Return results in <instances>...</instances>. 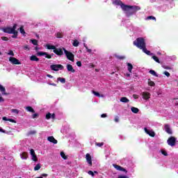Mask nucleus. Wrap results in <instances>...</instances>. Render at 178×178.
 I'll use <instances>...</instances> for the list:
<instances>
[{
	"instance_id": "nucleus-64",
	"label": "nucleus",
	"mask_w": 178,
	"mask_h": 178,
	"mask_svg": "<svg viewBox=\"0 0 178 178\" xmlns=\"http://www.w3.org/2000/svg\"><path fill=\"white\" fill-rule=\"evenodd\" d=\"M51 119H55V113L51 114Z\"/></svg>"
},
{
	"instance_id": "nucleus-50",
	"label": "nucleus",
	"mask_w": 178,
	"mask_h": 178,
	"mask_svg": "<svg viewBox=\"0 0 178 178\" xmlns=\"http://www.w3.org/2000/svg\"><path fill=\"white\" fill-rule=\"evenodd\" d=\"M38 116H40L38 115V113H35V114L32 115V118L33 119H37V118H38Z\"/></svg>"
},
{
	"instance_id": "nucleus-2",
	"label": "nucleus",
	"mask_w": 178,
	"mask_h": 178,
	"mask_svg": "<svg viewBox=\"0 0 178 178\" xmlns=\"http://www.w3.org/2000/svg\"><path fill=\"white\" fill-rule=\"evenodd\" d=\"M134 45L139 48V49H143L147 47L145 43V39L144 38H138L134 41Z\"/></svg>"
},
{
	"instance_id": "nucleus-59",
	"label": "nucleus",
	"mask_w": 178,
	"mask_h": 178,
	"mask_svg": "<svg viewBox=\"0 0 178 178\" xmlns=\"http://www.w3.org/2000/svg\"><path fill=\"white\" fill-rule=\"evenodd\" d=\"M40 177L43 178V177H48V175L47 174H45V173H43L40 175Z\"/></svg>"
},
{
	"instance_id": "nucleus-8",
	"label": "nucleus",
	"mask_w": 178,
	"mask_h": 178,
	"mask_svg": "<svg viewBox=\"0 0 178 178\" xmlns=\"http://www.w3.org/2000/svg\"><path fill=\"white\" fill-rule=\"evenodd\" d=\"M115 5H120L122 10L123 9L126 10L127 8H129V6H127V5H125L124 3H123V2H122V1H120V0L115 1Z\"/></svg>"
},
{
	"instance_id": "nucleus-7",
	"label": "nucleus",
	"mask_w": 178,
	"mask_h": 178,
	"mask_svg": "<svg viewBox=\"0 0 178 178\" xmlns=\"http://www.w3.org/2000/svg\"><path fill=\"white\" fill-rule=\"evenodd\" d=\"M53 52H54L56 55H58V56H62V55H63V49L56 47V49L53 50Z\"/></svg>"
},
{
	"instance_id": "nucleus-10",
	"label": "nucleus",
	"mask_w": 178,
	"mask_h": 178,
	"mask_svg": "<svg viewBox=\"0 0 178 178\" xmlns=\"http://www.w3.org/2000/svg\"><path fill=\"white\" fill-rule=\"evenodd\" d=\"M142 97L143 99L148 100L151 98V94H149L148 92H143Z\"/></svg>"
},
{
	"instance_id": "nucleus-34",
	"label": "nucleus",
	"mask_w": 178,
	"mask_h": 178,
	"mask_svg": "<svg viewBox=\"0 0 178 178\" xmlns=\"http://www.w3.org/2000/svg\"><path fill=\"white\" fill-rule=\"evenodd\" d=\"M60 156L61 158H63V159H65V160L67 159V156H66V154H65V152H60Z\"/></svg>"
},
{
	"instance_id": "nucleus-43",
	"label": "nucleus",
	"mask_w": 178,
	"mask_h": 178,
	"mask_svg": "<svg viewBox=\"0 0 178 178\" xmlns=\"http://www.w3.org/2000/svg\"><path fill=\"white\" fill-rule=\"evenodd\" d=\"M31 42L34 45H38V41L35 39H33V40H31Z\"/></svg>"
},
{
	"instance_id": "nucleus-21",
	"label": "nucleus",
	"mask_w": 178,
	"mask_h": 178,
	"mask_svg": "<svg viewBox=\"0 0 178 178\" xmlns=\"http://www.w3.org/2000/svg\"><path fill=\"white\" fill-rule=\"evenodd\" d=\"M28 112H31V113H35V111H34V108L31 106H26L25 108Z\"/></svg>"
},
{
	"instance_id": "nucleus-47",
	"label": "nucleus",
	"mask_w": 178,
	"mask_h": 178,
	"mask_svg": "<svg viewBox=\"0 0 178 178\" xmlns=\"http://www.w3.org/2000/svg\"><path fill=\"white\" fill-rule=\"evenodd\" d=\"M88 174L90 175L92 177H94V176H95V175L94 174V172H92V170H89L88 172Z\"/></svg>"
},
{
	"instance_id": "nucleus-26",
	"label": "nucleus",
	"mask_w": 178,
	"mask_h": 178,
	"mask_svg": "<svg viewBox=\"0 0 178 178\" xmlns=\"http://www.w3.org/2000/svg\"><path fill=\"white\" fill-rule=\"evenodd\" d=\"M128 66V71L131 73V71L133 70V65H131V63H128L127 64Z\"/></svg>"
},
{
	"instance_id": "nucleus-1",
	"label": "nucleus",
	"mask_w": 178,
	"mask_h": 178,
	"mask_svg": "<svg viewBox=\"0 0 178 178\" xmlns=\"http://www.w3.org/2000/svg\"><path fill=\"white\" fill-rule=\"evenodd\" d=\"M128 8H127L126 10L122 9V10H124V12H125L127 17H130V16H131L132 15H134V13H136V12H137V10H140V9H141L139 6H127Z\"/></svg>"
},
{
	"instance_id": "nucleus-35",
	"label": "nucleus",
	"mask_w": 178,
	"mask_h": 178,
	"mask_svg": "<svg viewBox=\"0 0 178 178\" xmlns=\"http://www.w3.org/2000/svg\"><path fill=\"white\" fill-rule=\"evenodd\" d=\"M152 59H154V60H155V62H156L157 63H161V61L159 60V58H158V57L156 56H153Z\"/></svg>"
},
{
	"instance_id": "nucleus-25",
	"label": "nucleus",
	"mask_w": 178,
	"mask_h": 178,
	"mask_svg": "<svg viewBox=\"0 0 178 178\" xmlns=\"http://www.w3.org/2000/svg\"><path fill=\"white\" fill-rule=\"evenodd\" d=\"M147 84H148V86H149L150 87H155V82L151 81L150 79H148Z\"/></svg>"
},
{
	"instance_id": "nucleus-4",
	"label": "nucleus",
	"mask_w": 178,
	"mask_h": 178,
	"mask_svg": "<svg viewBox=\"0 0 178 178\" xmlns=\"http://www.w3.org/2000/svg\"><path fill=\"white\" fill-rule=\"evenodd\" d=\"M50 68L51 70H53L54 72H58L60 70H63V69H65V67H63V65H60V64H54V65H50Z\"/></svg>"
},
{
	"instance_id": "nucleus-56",
	"label": "nucleus",
	"mask_w": 178,
	"mask_h": 178,
	"mask_svg": "<svg viewBox=\"0 0 178 178\" xmlns=\"http://www.w3.org/2000/svg\"><path fill=\"white\" fill-rule=\"evenodd\" d=\"M37 134V131H30L29 132V135H33V134Z\"/></svg>"
},
{
	"instance_id": "nucleus-12",
	"label": "nucleus",
	"mask_w": 178,
	"mask_h": 178,
	"mask_svg": "<svg viewBox=\"0 0 178 178\" xmlns=\"http://www.w3.org/2000/svg\"><path fill=\"white\" fill-rule=\"evenodd\" d=\"M144 130L150 137H155V132L154 131L148 130L147 128H145Z\"/></svg>"
},
{
	"instance_id": "nucleus-6",
	"label": "nucleus",
	"mask_w": 178,
	"mask_h": 178,
	"mask_svg": "<svg viewBox=\"0 0 178 178\" xmlns=\"http://www.w3.org/2000/svg\"><path fill=\"white\" fill-rule=\"evenodd\" d=\"M9 62H10L12 65H22V63L19 60V59L15 57H10Z\"/></svg>"
},
{
	"instance_id": "nucleus-22",
	"label": "nucleus",
	"mask_w": 178,
	"mask_h": 178,
	"mask_svg": "<svg viewBox=\"0 0 178 178\" xmlns=\"http://www.w3.org/2000/svg\"><path fill=\"white\" fill-rule=\"evenodd\" d=\"M120 102H124V104H127V102H130V100L127 99V97H121Z\"/></svg>"
},
{
	"instance_id": "nucleus-18",
	"label": "nucleus",
	"mask_w": 178,
	"mask_h": 178,
	"mask_svg": "<svg viewBox=\"0 0 178 178\" xmlns=\"http://www.w3.org/2000/svg\"><path fill=\"white\" fill-rule=\"evenodd\" d=\"M3 120H4L5 122H10L11 123H16V120L8 118L6 117H3Z\"/></svg>"
},
{
	"instance_id": "nucleus-17",
	"label": "nucleus",
	"mask_w": 178,
	"mask_h": 178,
	"mask_svg": "<svg viewBox=\"0 0 178 178\" xmlns=\"http://www.w3.org/2000/svg\"><path fill=\"white\" fill-rule=\"evenodd\" d=\"M30 60H31L32 62H38L40 61V58H38L35 55H32L30 57Z\"/></svg>"
},
{
	"instance_id": "nucleus-28",
	"label": "nucleus",
	"mask_w": 178,
	"mask_h": 178,
	"mask_svg": "<svg viewBox=\"0 0 178 178\" xmlns=\"http://www.w3.org/2000/svg\"><path fill=\"white\" fill-rule=\"evenodd\" d=\"M57 80L58 81H60V83H62V84H65V83H66V79L65 78L58 77L57 79Z\"/></svg>"
},
{
	"instance_id": "nucleus-49",
	"label": "nucleus",
	"mask_w": 178,
	"mask_h": 178,
	"mask_svg": "<svg viewBox=\"0 0 178 178\" xmlns=\"http://www.w3.org/2000/svg\"><path fill=\"white\" fill-rule=\"evenodd\" d=\"M51 113H48L46 115V119H47V120H49V119H51Z\"/></svg>"
},
{
	"instance_id": "nucleus-31",
	"label": "nucleus",
	"mask_w": 178,
	"mask_h": 178,
	"mask_svg": "<svg viewBox=\"0 0 178 178\" xmlns=\"http://www.w3.org/2000/svg\"><path fill=\"white\" fill-rule=\"evenodd\" d=\"M41 169V164L40 163H38L35 167H34V170L37 171V170H40Z\"/></svg>"
},
{
	"instance_id": "nucleus-23",
	"label": "nucleus",
	"mask_w": 178,
	"mask_h": 178,
	"mask_svg": "<svg viewBox=\"0 0 178 178\" xmlns=\"http://www.w3.org/2000/svg\"><path fill=\"white\" fill-rule=\"evenodd\" d=\"M21 158L22 159H27V158H29V155L27 154V152H22V154H21Z\"/></svg>"
},
{
	"instance_id": "nucleus-41",
	"label": "nucleus",
	"mask_w": 178,
	"mask_h": 178,
	"mask_svg": "<svg viewBox=\"0 0 178 178\" xmlns=\"http://www.w3.org/2000/svg\"><path fill=\"white\" fill-rule=\"evenodd\" d=\"M12 113H15V115H19V110L16 108H13L11 109Z\"/></svg>"
},
{
	"instance_id": "nucleus-45",
	"label": "nucleus",
	"mask_w": 178,
	"mask_h": 178,
	"mask_svg": "<svg viewBox=\"0 0 178 178\" xmlns=\"http://www.w3.org/2000/svg\"><path fill=\"white\" fill-rule=\"evenodd\" d=\"M19 33V32H13L12 34H13V35L12 36V38H17V34Z\"/></svg>"
},
{
	"instance_id": "nucleus-42",
	"label": "nucleus",
	"mask_w": 178,
	"mask_h": 178,
	"mask_svg": "<svg viewBox=\"0 0 178 178\" xmlns=\"http://www.w3.org/2000/svg\"><path fill=\"white\" fill-rule=\"evenodd\" d=\"M19 32L21 33V34H26V31H24V28L23 26H20Z\"/></svg>"
},
{
	"instance_id": "nucleus-24",
	"label": "nucleus",
	"mask_w": 178,
	"mask_h": 178,
	"mask_svg": "<svg viewBox=\"0 0 178 178\" xmlns=\"http://www.w3.org/2000/svg\"><path fill=\"white\" fill-rule=\"evenodd\" d=\"M131 111L133 112V113H138V112H140V110L136 107H131Z\"/></svg>"
},
{
	"instance_id": "nucleus-44",
	"label": "nucleus",
	"mask_w": 178,
	"mask_h": 178,
	"mask_svg": "<svg viewBox=\"0 0 178 178\" xmlns=\"http://www.w3.org/2000/svg\"><path fill=\"white\" fill-rule=\"evenodd\" d=\"M92 94H94V95H95L96 97H101V95L99 94V92H96L95 90H92Z\"/></svg>"
},
{
	"instance_id": "nucleus-52",
	"label": "nucleus",
	"mask_w": 178,
	"mask_h": 178,
	"mask_svg": "<svg viewBox=\"0 0 178 178\" xmlns=\"http://www.w3.org/2000/svg\"><path fill=\"white\" fill-rule=\"evenodd\" d=\"M8 55H10L11 56H15V53H13V51L10 50L9 52L8 53Z\"/></svg>"
},
{
	"instance_id": "nucleus-27",
	"label": "nucleus",
	"mask_w": 178,
	"mask_h": 178,
	"mask_svg": "<svg viewBox=\"0 0 178 178\" xmlns=\"http://www.w3.org/2000/svg\"><path fill=\"white\" fill-rule=\"evenodd\" d=\"M46 47L47 49H54V51H55V49H56V47H55V45L47 44Z\"/></svg>"
},
{
	"instance_id": "nucleus-53",
	"label": "nucleus",
	"mask_w": 178,
	"mask_h": 178,
	"mask_svg": "<svg viewBox=\"0 0 178 178\" xmlns=\"http://www.w3.org/2000/svg\"><path fill=\"white\" fill-rule=\"evenodd\" d=\"M30 154H31V156H32L33 155H35V152L34 151L33 149H31L30 150Z\"/></svg>"
},
{
	"instance_id": "nucleus-16",
	"label": "nucleus",
	"mask_w": 178,
	"mask_h": 178,
	"mask_svg": "<svg viewBox=\"0 0 178 178\" xmlns=\"http://www.w3.org/2000/svg\"><path fill=\"white\" fill-rule=\"evenodd\" d=\"M165 130L168 134H172V129H170V127H169V124H165L164 126Z\"/></svg>"
},
{
	"instance_id": "nucleus-14",
	"label": "nucleus",
	"mask_w": 178,
	"mask_h": 178,
	"mask_svg": "<svg viewBox=\"0 0 178 178\" xmlns=\"http://www.w3.org/2000/svg\"><path fill=\"white\" fill-rule=\"evenodd\" d=\"M48 141L50 143H52L53 144H58V140L55 139L54 136H49L47 138Z\"/></svg>"
},
{
	"instance_id": "nucleus-55",
	"label": "nucleus",
	"mask_w": 178,
	"mask_h": 178,
	"mask_svg": "<svg viewBox=\"0 0 178 178\" xmlns=\"http://www.w3.org/2000/svg\"><path fill=\"white\" fill-rule=\"evenodd\" d=\"M1 40L3 41H9V38H8V37H5V36L1 37Z\"/></svg>"
},
{
	"instance_id": "nucleus-3",
	"label": "nucleus",
	"mask_w": 178,
	"mask_h": 178,
	"mask_svg": "<svg viewBox=\"0 0 178 178\" xmlns=\"http://www.w3.org/2000/svg\"><path fill=\"white\" fill-rule=\"evenodd\" d=\"M63 50L64 51V53L67 56V59H68V60H71V62H74V54L66 50L65 47H63Z\"/></svg>"
},
{
	"instance_id": "nucleus-19",
	"label": "nucleus",
	"mask_w": 178,
	"mask_h": 178,
	"mask_svg": "<svg viewBox=\"0 0 178 178\" xmlns=\"http://www.w3.org/2000/svg\"><path fill=\"white\" fill-rule=\"evenodd\" d=\"M142 50H143V52L146 54V55H149V56H151L152 55V53H151V51L147 49V46Z\"/></svg>"
},
{
	"instance_id": "nucleus-9",
	"label": "nucleus",
	"mask_w": 178,
	"mask_h": 178,
	"mask_svg": "<svg viewBox=\"0 0 178 178\" xmlns=\"http://www.w3.org/2000/svg\"><path fill=\"white\" fill-rule=\"evenodd\" d=\"M113 167L117 170H120V172H124L125 173H127V170L126 169H124L123 167L120 166V165L113 164Z\"/></svg>"
},
{
	"instance_id": "nucleus-39",
	"label": "nucleus",
	"mask_w": 178,
	"mask_h": 178,
	"mask_svg": "<svg viewBox=\"0 0 178 178\" xmlns=\"http://www.w3.org/2000/svg\"><path fill=\"white\" fill-rule=\"evenodd\" d=\"M79 44H80V42H79V40H74L72 45H73V47H77Z\"/></svg>"
},
{
	"instance_id": "nucleus-36",
	"label": "nucleus",
	"mask_w": 178,
	"mask_h": 178,
	"mask_svg": "<svg viewBox=\"0 0 178 178\" xmlns=\"http://www.w3.org/2000/svg\"><path fill=\"white\" fill-rule=\"evenodd\" d=\"M147 20H154L155 22H156V18L152 15L151 16H148L147 17Z\"/></svg>"
},
{
	"instance_id": "nucleus-48",
	"label": "nucleus",
	"mask_w": 178,
	"mask_h": 178,
	"mask_svg": "<svg viewBox=\"0 0 178 178\" xmlns=\"http://www.w3.org/2000/svg\"><path fill=\"white\" fill-rule=\"evenodd\" d=\"M97 147H103L104 143H95Z\"/></svg>"
},
{
	"instance_id": "nucleus-33",
	"label": "nucleus",
	"mask_w": 178,
	"mask_h": 178,
	"mask_svg": "<svg viewBox=\"0 0 178 178\" xmlns=\"http://www.w3.org/2000/svg\"><path fill=\"white\" fill-rule=\"evenodd\" d=\"M44 55H47V52L38 51V52L37 53V56H44Z\"/></svg>"
},
{
	"instance_id": "nucleus-40",
	"label": "nucleus",
	"mask_w": 178,
	"mask_h": 178,
	"mask_svg": "<svg viewBox=\"0 0 178 178\" xmlns=\"http://www.w3.org/2000/svg\"><path fill=\"white\" fill-rule=\"evenodd\" d=\"M115 58H117V59H120V60H123V59H125L126 57L123 56H118V55H115Z\"/></svg>"
},
{
	"instance_id": "nucleus-32",
	"label": "nucleus",
	"mask_w": 178,
	"mask_h": 178,
	"mask_svg": "<svg viewBox=\"0 0 178 178\" xmlns=\"http://www.w3.org/2000/svg\"><path fill=\"white\" fill-rule=\"evenodd\" d=\"M17 27V24H14L13 27L11 28L13 33H17V31H16Z\"/></svg>"
},
{
	"instance_id": "nucleus-11",
	"label": "nucleus",
	"mask_w": 178,
	"mask_h": 178,
	"mask_svg": "<svg viewBox=\"0 0 178 178\" xmlns=\"http://www.w3.org/2000/svg\"><path fill=\"white\" fill-rule=\"evenodd\" d=\"M86 161L90 165V166H92V160L91 159V155L90 154H86Z\"/></svg>"
},
{
	"instance_id": "nucleus-20",
	"label": "nucleus",
	"mask_w": 178,
	"mask_h": 178,
	"mask_svg": "<svg viewBox=\"0 0 178 178\" xmlns=\"http://www.w3.org/2000/svg\"><path fill=\"white\" fill-rule=\"evenodd\" d=\"M0 91L3 95H8V93L5 92V91H6V89L2 85H0Z\"/></svg>"
},
{
	"instance_id": "nucleus-54",
	"label": "nucleus",
	"mask_w": 178,
	"mask_h": 178,
	"mask_svg": "<svg viewBox=\"0 0 178 178\" xmlns=\"http://www.w3.org/2000/svg\"><path fill=\"white\" fill-rule=\"evenodd\" d=\"M161 154L164 155V156H168V152L165 150H161Z\"/></svg>"
},
{
	"instance_id": "nucleus-61",
	"label": "nucleus",
	"mask_w": 178,
	"mask_h": 178,
	"mask_svg": "<svg viewBox=\"0 0 178 178\" xmlns=\"http://www.w3.org/2000/svg\"><path fill=\"white\" fill-rule=\"evenodd\" d=\"M174 100L175 101V106H178V98H175Z\"/></svg>"
},
{
	"instance_id": "nucleus-46",
	"label": "nucleus",
	"mask_w": 178,
	"mask_h": 178,
	"mask_svg": "<svg viewBox=\"0 0 178 178\" xmlns=\"http://www.w3.org/2000/svg\"><path fill=\"white\" fill-rule=\"evenodd\" d=\"M162 67L163 68V69H165L166 70H170V67H169V66H168V65H162Z\"/></svg>"
},
{
	"instance_id": "nucleus-38",
	"label": "nucleus",
	"mask_w": 178,
	"mask_h": 178,
	"mask_svg": "<svg viewBox=\"0 0 178 178\" xmlns=\"http://www.w3.org/2000/svg\"><path fill=\"white\" fill-rule=\"evenodd\" d=\"M45 55V58H47V59H51L52 58V56H54V54H49L48 53L46 52Z\"/></svg>"
},
{
	"instance_id": "nucleus-60",
	"label": "nucleus",
	"mask_w": 178,
	"mask_h": 178,
	"mask_svg": "<svg viewBox=\"0 0 178 178\" xmlns=\"http://www.w3.org/2000/svg\"><path fill=\"white\" fill-rule=\"evenodd\" d=\"M118 178H129V177L126 175H119Z\"/></svg>"
},
{
	"instance_id": "nucleus-13",
	"label": "nucleus",
	"mask_w": 178,
	"mask_h": 178,
	"mask_svg": "<svg viewBox=\"0 0 178 178\" xmlns=\"http://www.w3.org/2000/svg\"><path fill=\"white\" fill-rule=\"evenodd\" d=\"M3 33H7L8 34H12L13 31L12 30V27H6L3 29Z\"/></svg>"
},
{
	"instance_id": "nucleus-5",
	"label": "nucleus",
	"mask_w": 178,
	"mask_h": 178,
	"mask_svg": "<svg viewBox=\"0 0 178 178\" xmlns=\"http://www.w3.org/2000/svg\"><path fill=\"white\" fill-rule=\"evenodd\" d=\"M167 143L170 147H175L176 145V138L175 136H171L168 139Z\"/></svg>"
},
{
	"instance_id": "nucleus-15",
	"label": "nucleus",
	"mask_w": 178,
	"mask_h": 178,
	"mask_svg": "<svg viewBox=\"0 0 178 178\" xmlns=\"http://www.w3.org/2000/svg\"><path fill=\"white\" fill-rule=\"evenodd\" d=\"M67 70L68 72H71V73H74L76 72V70L73 69V65L70 64L67 65Z\"/></svg>"
},
{
	"instance_id": "nucleus-62",
	"label": "nucleus",
	"mask_w": 178,
	"mask_h": 178,
	"mask_svg": "<svg viewBox=\"0 0 178 178\" xmlns=\"http://www.w3.org/2000/svg\"><path fill=\"white\" fill-rule=\"evenodd\" d=\"M134 99H138V96L137 95H133Z\"/></svg>"
},
{
	"instance_id": "nucleus-63",
	"label": "nucleus",
	"mask_w": 178,
	"mask_h": 178,
	"mask_svg": "<svg viewBox=\"0 0 178 178\" xmlns=\"http://www.w3.org/2000/svg\"><path fill=\"white\" fill-rule=\"evenodd\" d=\"M106 116L108 115L105 113L101 115V118H106Z\"/></svg>"
},
{
	"instance_id": "nucleus-57",
	"label": "nucleus",
	"mask_w": 178,
	"mask_h": 178,
	"mask_svg": "<svg viewBox=\"0 0 178 178\" xmlns=\"http://www.w3.org/2000/svg\"><path fill=\"white\" fill-rule=\"evenodd\" d=\"M114 121L115 122V123L119 122V116H115V119H114Z\"/></svg>"
},
{
	"instance_id": "nucleus-29",
	"label": "nucleus",
	"mask_w": 178,
	"mask_h": 178,
	"mask_svg": "<svg viewBox=\"0 0 178 178\" xmlns=\"http://www.w3.org/2000/svg\"><path fill=\"white\" fill-rule=\"evenodd\" d=\"M56 38H63V33H62L60 32H58L56 34Z\"/></svg>"
},
{
	"instance_id": "nucleus-58",
	"label": "nucleus",
	"mask_w": 178,
	"mask_h": 178,
	"mask_svg": "<svg viewBox=\"0 0 178 178\" xmlns=\"http://www.w3.org/2000/svg\"><path fill=\"white\" fill-rule=\"evenodd\" d=\"M81 61H77L76 62V66H78L79 67H81Z\"/></svg>"
},
{
	"instance_id": "nucleus-51",
	"label": "nucleus",
	"mask_w": 178,
	"mask_h": 178,
	"mask_svg": "<svg viewBox=\"0 0 178 178\" xmlns=\"http://www.w3.org/2000/svg\"><path fill=\"white\" fill-rule=\"evenodd\" d=\"M163 74H165V76H166L167 77H170V73L168 72V71H165L163 72Z\"/></svg>"
},
{
	"instance_id": "nucleus-30",
	"label": "nucleus",
	"mask_w": 178,
	"mask_h": 178,
	"mask_svg": "<svg viewBox=\"0 0 178 178\" xmlns=\"http://www.w3.org/2000/svg\"><path fill=\"white\" fill-rule=\"evenodd\" d=\"M149 73H150V74H152V76H155V77H158V74H156V72L153 70H150L149 71Z\"/></svg>"
},
{
	"instance_id": "nucleus-37",
	"label": "nucleus",
	"mask_w": 178,
	"mask_h": 178,
	"mask_svg": "<svg viewBox=\"0 0 178 178\" xmlns=\"http://www.w3.org/2000/svg\"><path fill=\"white\" fill-rule=\"evenodd\" d=\"M32 161L34 162H37L38 161V158H37V154L32 155Z\"/></svg>"
}]
</instances>
